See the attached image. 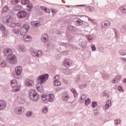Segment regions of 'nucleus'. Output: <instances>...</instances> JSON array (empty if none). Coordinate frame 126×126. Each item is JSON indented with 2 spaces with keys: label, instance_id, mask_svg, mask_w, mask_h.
I'll return each mask as SVG.
<instances>
[{
  "label": "nucleus",
  "instance_id": "nucleus-1",
  "mask_svg": "<svg viewBox=\"0 0 126 126\" xmlns=\"http://www.w3.org/2000/svg\"><path fill=\"white\" fill-rule=\"evenodd\" d=\"M4 23L6 24L9 27H13V31L16 34H19V30L21 29V24L19 23H14L12 17H9Z\"/></svg>",
  "mask_w": 126,
  "mask_h": 126
},
{
  "label": "nucleus",
  "instance_id": "nucleus-2",
  "mask_svg": "<svg viewBox=\"0 0 126 126\" xmlns=\"http://www.w3.org/2000/svg\"><path fill=\"white\" fill-rule=\"evenodd\" d=\"M41 98L44 104H47L48 102H53L54 98H55V95L53 94H42L41 95Z\"/></svg>",
  "mask_w": 126,
  "mask_h": 126
},
{
  "label": "nucleus",
  "instance_id": "nucleus-3",
  "mask_svg": "<svg viewBox=\"0 0 126 126\" xmlns=\"http://www.w3.org/2000/svg\"><path fill=\"white\" fill-rule=\"evenodd\" d=\"M6 61L11 64H16L17 63V57L13 54H10L7 55Z\"/></svg>",
  "mask_w": 126,
  "mask_h": 126
},
{
  "label": "nucleus",
  "instance_id": "nucleus-4",
  "mask_svg": "<svg viewBox=\"0 0 126 126\" xmlns=\"http://www.w3.org/2000/svg\"><path fill=\"white\" fill-rule=\"evenodd\" d=\"M30 98L32 101H38L40 96L35 90H31L29 92Z\"/></svg>",
  "mask_w": 126,
  "mask_h": 126
},
{
  "label": "nucleus",
  "instance_id": "nucleus-5",
  "mask_svg": "<svg viewBox=\"0 0 126 126\" xmlns=\"http://www.w3.org/2000/svg\"><path fill=\"white\" fill-rule=\"evenodd\" d=\"M49 78V74H44L43 75L39 76L37 78V83L38 84H43L45 83Z\"/></svg>",
  "mask_w": 126,
  "mask_h": 126
},
{
  "label": "nucleus",
  "instance_id": "nucleus-6",
  "mask_svg": "<svg viewBox=\"0 0 126 126\" xmlns=\"http://www.w3.org/2000/svg\"><path fill=\"white\" fill-rule=\"evenodd\" d=\"M22 67L19 66L15 68V71L12 72V75L15 78H18V76H19L22 73Z\"/></svg>",
  "mask_w": 126,
  "mask_h": 126
},
{
  "label": "nucleus",
  "instance_id": "nucleus-7",
  "mask_svg": "<svg viewBox=\"0 0 126 126\" xmlns=\"http://www.w3.org/2000/svg\"><path fill=\"white\" fill-rule=\"evenodd\" d=\"M17 15L18 18H25L28 15V12L25 10H20Z\"/></svg>",
  "mask_w": 126,
  "mask_h": 126
},
{
  "label": "nucleus",
  "instance_id": "nucleus-8",
  "mask_svg": "<svg viewBox=\"0 0 126 126\" xmlns=\"http://www.w3.org/2000/svg\"><path fill=\"white\" fill-rule=\"evenodd\" d=\"M25 111V109L22 106L17 107L15 109V113L17 114V115H21Z\"/></svg>",
  "mask_w": 126,
  "mask_h": 126
},
{
  "label": "nucleus",
  "instance_id": "nucleus-9",
  "mask_svg": "<svg viewBox=\"0 0 126 126\" xmlns=\"http://www.w3.org/2000/svg\"><path fill=\"white\" fill-rule=\"evenodd\" d=\"M73 21L76 26H81L83 25V21L80 20L79 18H74Z\"/></svg>",
  "mask_w": 126,
  "mask_h": 126
},
{
  "label": "nucleus",
  "instance_id": "nucleus-10",
  "mask_svg": "<svg viewBox=\"0 0 126 126\" xmlns=\"http://www.w3.org/2000/svg\"><path fill=\"white\" fill-rule=\"evenodd\" d=\"M71 63H72V61L69 59H66L63 63V64L65 67L68 68L71 65Z\"/></svg>",
  "mask_w": 126,
  "mask_h": 126
},
{
  "label": "nucleus",
  "instance_id": "nucleus-11",
  "mask_svg": "<svg viewBox=\"0 0 126 126\" xmlns=\"http://www.w3.org/2000/svg\"><path fill=\"white\" fill-rule=\"evenodd\" d=\"M32 56L33 57H36L37 58H41L43 55V52L41 51H38L37 52L33 51L32 53Z\"/></svg>",
  "mask_w": 126,
  "mask_h": 126
},
{
  "label": "nucleus",
  "instance_id": "nucleus-12",
  "mask_svg": "<svg viewBox=\"0 0 126 126\" xmlns=\"http://www.w3.org/2000/svg\"><path fill=\"white\" fill-rule=\"evenodd\" d=\"M6 107V101L3 100H0V111L4 110Z\"/></svg>",
  "mask_w": 126,
  "mask_h": 126
},
{
  "label": "nucleus",
  "instance_id": "nucleus-13",
  "mask_svg": "<svg viewBox=\"0 0 126 126\" xmlns=\"http://www.w3.org/2000/svg\"><path fill=\"white\" fill-rule=\"evenodd\" d=\"M70 98V96L67 93H63L62 95L63 101H68Z\"/></svg>",
  "mask_w": 126,
  "mask_h": 126
},
{
  "label": "nucleus",
  "instance_id": "nucleus-14",
  "mask_svg": "<svg viewBox=\"0 0 126 126\" xmlns=\"http://www.w3.org/2000/svg\"><path fill=\"white\" fill-rule=\"evenodd\" d=\"M12 50L9 48H5L3 50V55L4 57H7L10 54H12Z\"/></svg>",
  "mask_w": 126,
  "mask_h": 126
},
{
  "label": "nucleus",
  "instance_id": "nucleus-15",
  "mask_svg": "<svg viewBox=\"0 0 126 126\" xmlns=\"http://www.w3.org/2000/svg\"><path fill=\"white\" fill-rule=\"evenodd\" d=\"M49 36L47 34H43L41 37V41L43 43H47Z\"/></svg>",
  "mask_w": 126,
  "mask_h": 126
},
{
  "label": "nucleus",
  "instance_id": "nucleus-16",
  "mask_svg": "<svg viewBox=\"0 0 126 126\" xmlns=\"http://www.w3.org/2000/svg\"><path fill=\"white\" fill-rule=\"evenodd\" d=\"M31 24L32 27H38L41 25V23L38 21H35L31 22Z\"/></svg>",
  "mask_w": 126,
  "mask_h": 126
},
{
  "label": "nucleus",
  "instance_id": "nucleus-17",
  "mask_svg": "<svg viewBox=\"0 0 126 126\" xmlns=\"http://www.w3.org/2000/svg\"><path fill=\"white\" fill-rule=\"evenodd\" d=\"M86 38L90 43H92L93 42V40L94 39V35L93 34H89L86 36Z\"/></svg>",
  "mask_w": 126,
  "mask_h": 126
},
{
  "label": "nucleus",
  "instance_id": "nucleus-18",
  "mask_svg": "<svg viewBox=\"0 0 126 126\" xmlns=\"http://www.w3.org/2000/svg\"><path fill=\"white\" fill-rule=\"evenodd\" d=\"M33 82H34L33 80H31L30 79H27L25 81L26 85H27L28 86L30 87V86H32V84Z\"/></svg>",
  "mask_w": 126,
  "mask_h": 126
},
{
  "label": "nucleus",
  "instance_id": "nucleus-19",
  "mask_svg": "<svg viewBox=\"0 0 126 126\" xmlns=\"http://www.w3.org/2000/svg\"><path fill=\"white\" fill-rule=\"evenodd\" d=\"M112 105V101L111 100H108L106 102V105L105 106V110H108L110 108V106Z\"/></svg>",
  "mask_w": 126,
  "mask_h": 126
},
{
  "label": "nucleus",
  "instance_id": "nucleus-20",
  "mask_svg": "<svg viewBox=\"0 0 126 126\" xmlns=\"http://www.w3.org/2000/svg\"><path fill=\"white\" fill-rule=\"evenodd\" d=\"M68 29H69L70 31H73L74 32H76V31H77V28L71 25L68 26Z\"/></svg>",
  "mask_w": 126,
  "mask_h": 126
},
{
  "label": "nucleus",
  "instance_id": "nucleus-21",
  "mask_svg": "<svg viewBox=\"0 0 126 126\" xmlns=\"http://www.w3.org/2000/svg\"><path fill=\"white\" fill-rule=\"evenodd\" d=\"M19 32H20L21 35L22 36H25L26 34V33H27V31L26 30H23V29H21H21L19 30Z\"/></svg>",
  "mask_w": 126,
  "mask_h": 126
},
{
  "label": "nucleus",
  "instance_id": "nucleus-22",
  "mask_svg": "<svg viewBox=\"0 0 126 126\" xmlns=\"http://www.w3.org/2000/svg\"><path fill=\"white\" fill-rule=\"evenodd\" d=\"M119 9L122 11V13L125 14L126 13V6L123 5L119 8Z\"/></svg>",
  "mask_w": 126,
  "mask_h": 126
},
{
  "label": "nucleus",
  "instance_id": "nucleus-23",
  "mask_svg": "<svg viewBox=\"0 0 126 126\" xmlns=\"http://www.w3.org/2000/svg\"><path fill=\"white\" fill-rule=\"evenodd\" d=\"M14 9L17 11H20V10L22 9V6L20 5H16L14 6Z\"/></svg>",
  "mask_w": 126,
  "mask_h": 126
},
{
  "label": "nucleus",
  "instance_id": "nucleus-24",
  "mask_svg": "<svg viewBox=\"0 0 126 126\" xmlns=\"http://www.w3.org/2000/svg\"><path fill=\"white\" fill-rule=\"evenodd\" d=\"M9 10V8L7 5H5L4 7H3L2 9V11L3 13H5L7 12V11Z\"/></svg>",
  "mask_w": 126,
  "mask_h": 126
},
{
  "label": "nucleus",
  "instance_id": "nucleus-25",
  "mask_svg": "<svg viewBox=\"0 0 126 126\" xmlns=\"http://www.w3.org/2000/svg\"><path fill=\"white\" fill-rule=\"evenodd\" d=\"M62 83H61V82L59 81V80H54V86H60Z\"/></svg>",
  "mask_w": 126,
  "mask_h": 126
},
{
  "label": "nucleus",
  "instance_id": "nucleus-26",
  "mask_svg": "<svg viewBox=\"0 0 126 126\" xmlns=\"http://www.w3.org/2000/svg\"><path fill=\"white\" fill-rule=\"evenodd\" d=\"M71 91L72 92L74 97H77V96H78V94L76 92L75 89H72Z\"/></svg>",
  "mask_w": 126,
  "mask_h": 126
},
{
  "label": "nucleus",
  "instance_id": "nucleus-27",
  "mask_svg": "<svg viewBox=\"0 0 126 126\" xmlns=\"http://www.w3.org/2000/svg\"><path fill=\"white\" fill-rule=\"evenodd\" d=\"M86 10L87 12H92L93 11V7L91 6H88L86 8Z\"/></svg>",
  "mask_w": 126,
  "mask_h": 126
},
{
  "label": "nucleus",
  "instance_id": "nucleus-28",
  "mask_svg": "<svg viewBox=\"0 0 126 126\" xmlns=\"http://www.w3.org/2000/svg\"><path fill=\"white\" fill-rule=\"evenodd\" d=\"M91 103V100L90 98H88L87 99L85 100V106H88L89 104Z\"/></svg>",
  "mask_w": 126,
  "mask_h": 126
},
{
  "label": "nucleus",
  "instance_id": "nucleus-29",
  "mask_svg": "<svg viewBox=\"0 0 126 126\" xmlns=\"http://www.w3.org/2000/svg\"><path fill=\"white\" fill-rule=\"evenodd\" d=\"M119 53L120 55H122V56H126V50L124 49H120L119 50Z\"/></svg>",
  "mask_w": 126,
  "mask_h": 126
},
{
  "label": "nucleus",
  "instance_id": "nucleus-30",
  "mask_svg": "<svg viewBox=\"0 0 126 126\" xmlns=\"http://www.w3.org/2000/svg\"><path fill=\"white\" fill-rule=\"evenodd\" d=\"M20 1L23 5L28 4L29 3V0H21Z\"/></svg>",
  "mask_w": 126,
  "mask_h": 126
},
{
  "label": "nucleus",
  "instance_id": "nucleus-31",
  "mask_svg": "<svg viewBox=\"0 0 126 126\" xmlns=\"http://www.w3.org/2000/svg\"><path fill=\"white\" fill-rule=\"evenodd\" d=\"M18 102L20 104H24L25 103V99L23 98H21L18 99Z\"/></svg>",
  "mask_w": 126,
  "mask_h": 126
},
{
  "label": "nucleus",
  "instance_id": "nucleus-32",
  "mask_svg": "<svg viewBox=\"0 0 126 126\" xmlns=\"http://www.w3.org/2000/svg\"><path fill=\"white\" fill-rule=\"evenodd\" d=\"M84 101H85V98H83L82 96H81L80 98L79 99V102L80 104H83L84 103Z\"/></svg>",
  "mask_w": 126,
  "mask_h": 126
},
{
  "label": "nucleus",
  "instance_id": "nucleus-33",
  "mask_svg": "<svg viewBox=\"0 0 126 126\" xmlns=\"http://www.w3.org/2000/svg\"><path fill=\"white\" fill-rule=\"evenodd\" d=\"M2 31H3L2 35L4 36V37H5V36L8 34V32H7V30H6L5 28L4 30H3Z\"/></svg>",
  "mask_w": 126,
  "mask_h": 126
},
{
  "label": "nucleus",
  "instance_id": "nucleus-34",
  "mask_svg": "<svg viewBox=\"0 0 126 126\" xmlns=\"http://www.w3.org/2000/svg\"><path fill=\"white\" fill-rule=\"evenodd\" d=\"M21 29H23L24 30H26V31H28L29 30V26L27 25H24V27L21 28Z\"/></svg>",
  "mask_w": 126,
  "mask_h": 126
},
{
  "label": "nucleus",
  "instance_id": "nucleus-35",
  "mask_svg": "<svg viewBox=\"0 0 126 126\" xmlns=\"http://www.w3.org/2000/svg\"><path fill=\"white\" fill-rule=\"evenodd\" d=\"M92 106L93 108H95L96 106H98V102L97 101H93L92 103Z\"/></svg>",
  "mask_w": 126,
  "mask_h": 126
},
{
  "label": "nucleus",
  "instance_id": "nucleus-36",
  "mask_svg": "<svg viewBox=\"0 0 126 126\" xmlns=\"http://www.w3.org/2000/svg\"><path fill=\"white\" fill-rule=\"evenodd\" d=\"M27 7H28V10H29V11H30V10L32 9V7H33V6L32 5V4H28L27 5Z\"/></svg>",
  "mask_w": 126,
  "mask_h": 126
},
{
  "label": "nucleus",
  "instance_id": "nucleus-37",
  "mask_svg": "<svg viewBox=\"0 0 126 126\" xmlns=\"http://www.w3.org/2000/svg\"><path fill=\"white\" fill-rule=\"evenodd\" d=\"M0 65H1V67H3L4 66H6V61H3V62H2L0 63Z\"/></svg>",
  "mask_w": 126,
  "mask_h": 126
},
{
  "label": "nucleus",
  "instance_id": "nucleus-38",
  "mask_svg": "<svg viewBox=\"0 0 126 126\" xmlns=\"http://www.w3.org/2000/svg\"><path fill=\"white\" fill-rule=\"evenodd\" d=\"M20 0H12L11 3H12V4H17V3L19 2Z\"/></svg>",
  "mask_w": 126,
  "mask_h": 126
},
{
  "label": "nucleus",
  "instance_id": "nucleus-39",
  "mask_svg": "<svg viewBox=\"0 0 126 126\" xmlns=\"http://www.w3.org/2000/svg\"><path fill=\"white\" fill-rule=\"evenodd\" d=\"M20 89V87L18 86L16 88V89H14L12 90V92H17L19 91V90Z\"/></svg>",
  "mask_w": 126,
  "mask_h": 126
},
{
  "label": "nucleus",
  "instance_id": "nucleus-40",
  "mask_svg": "<svg viewBox=\"0 0 126 126\" xmlns=\"http://www.w3.org/2000/svg\"><path fill=\"white\" fill-rule=\"evenodd\" d=\"M119 92H124V89L122 86H119L118 88Z\"/></svg>",
  "mask_w": 126,
  "mask_h": 126
},
{
  "label": "nucleus",
  "instance_id": "nucleus-41",
  "mask_svg": "<svg viewBox=\"0 0 126 126\" xmlns=\"http://www.w3.org/2000/svg\"><path fill=\"white\" fill-rule=\"evenodd\" d=\"M114 123L115 125L117 126L119 125V124H121V120L120 119H116L115 120Z\"/></svg>",
  "mask_w": 126,
  "mask_h": 126
},
{
  "label": "nucleus",
  "instance_id": "nucleus-42",
  "mask_svg": "<svg viewBox=\"0 0 126 126\" xmlns=\"http://www.w3.org/2000/svg\"><path fill=\"white\" fill-rule=\"evenodd\" d=\"M72 69H67V75L72 73Z\"/></svg>",
  "mask_w": 126,
  "mask_h": 126
},
{
  "label": "nucleus",
  "instance_id": "nucleus-43",
  "mask_svg": "<svg viewBox=\"0 0 126 126\" xmlns=\"http://www.w3.org/2000/svg\"><path fill=\"white\" fill-rule=\"evenodd\" d=\"M91 48H92V51H93V52H95V51H96V50H97V48L95 46V45L93 44L91 46Z\"/></svg>",
  "mask_w": 126,
  "mask_h": 126
},
{
  "label": "nucleus",
  "instance_id": "nucleus-44",
  "mask_svg": "<svg viewBox=\"0 0 126 126\" xmlns=\"http://www.w3.org/2000/svg\"><path fill=\"white\" fill-rule=\"evenodd\" d=\"M121 78H122V75H118L115 77V79L117 81H118V80H120Z\"/></svg>",
  "mask_w": 126,
  "mask_h": 126
},
{
  "label": "nucleus",
  "instance_id": "nucleus-45",
  "mask_svg": "<svg viewBox=\"0 0 126 126\" xmlns=\"http://www.w3.org/2000/svg\"><path fill=\"white\" fill-rule=\"evenodd\" d=\"M79 87L80 89H83L84 88H86V87H87V85H81L79 86Z\"/></svg>",
  "mask_w": 126,
  "mask_h": 126
},
{
  "label": "nucleus",
  "instance_id": "nucleus-46",
  "mask_svg": "<svg viewBox=\"0 0 126 126\" xmlns=\"http://www.w3.org/2000/svg\"><path fill=\"white\" fill-rule=\"evenodd\" d=\"M42 113H48V107H45L42 109Z\"/></svg>",
  "mask_w": 126,
  "mask_h": 126
},
{
  "label": "nucleus",
  "instance_id": "nucleus-47",
  "mask_svg": "<svg viewBox=\"0 0 126 126\" xmlns=\"http://www.w3.org/2000/svg\"><path fill=\"white\" fill-rule=\"evenodd\" d=\"M26 116L27 117H31L32 116V112L31 111H28L26 114Z\"/></svg>",
  "mask_w": 126,
  "mask_h": 126
},
{
  "label": "nucleus",
  "instance_id": "nucleus-48",
  "mask_svg": "<svg viewBox=\"0 0 126 126\" xmlns=\"http://www.w3.org/2000/svg\"><path fill=\"white\" fill-rule=\"evenodd\" d=\"M5 29V27H4V26H3L2 24H0V30H1L2 31Z\"/></svg>",
  "mask_w": 126,
  "mask_h": 126
},
{
  "label": "nucleus",
  "instance_id": "nucleus-49",
  "mask_svg": "<svg viewBox=\"0 0 126 126\" xmlns=\"http://www.w3.org/2000/svg\"><path fill=\"white\" fill-rule=\"evenodd\" d=\"M51 11L54 14L57 13V12H58V10H57L56 9H51Z\"/></svg>",
  "mask_w": 126,
  "mask_h": 126
},
{
  "label": "nucleus",
  "instance_id": "nucleus-50",
  "mask_svg": "<svg viewBox=\"0 0 126 126\" xmlns=\"http://www.w3.org/2000/svg\"><path fill=\"white\" fill-rule=\"evenodd\" d=\"M11 84H15V85H17V81L15 79H13L11 81Z\"/></svg>",
  "mask_w": 126,
  "mask_h": 126
},
{
  "label": "nucleus",
  "instance_id": "nucleus-51",
  "mask_svg": "<svg viewBox=\"0 0 126 126\" xmlns=\"http://www.w3.org/2000/svg\"><path fill=\"white\" fill-rule=\"evenodd\" d=\"M63 55H64V56H65V55H68L69 54V52L68 51H65L62 52Z\"/></svg>",
  "mask_w": 126,
  "mask_h": 126
},
{
  "label": "nucleus",
  "instance_id": "nucleus-52",
  "mask_svg": "<svg viewBox=\"0 0 126 126\" xmlns=\"http://www.w3.org/2000/svg\"><path fill=\"white\" fill-rule=\"evenodd\" d=\"M71 50H74V49H78V47H76V46L75 45H71Z\"/></svg>",
  "mask_w": 126,
  "mask_h": 126
},
{
  "label": "nucleus",
  "instance_id": "nucleus-53",
  "mask_svg": "<svg viewBox=\"0 0 126 126\" xmlns=\"http://www.w3.org/2000/svg\"><path fill=\"white\" fill-rule=\"evenodd\" d=\"M66 45H67V43L65 42H62L60 43L61 46H63V47H65V48H66Z\"/></svg>",
  "mask_w": 126,
  "mask_h": 126
},
{
  "label": "nucleus",
  "instance_id": "nucleus-54",
  "mask_svg": "<svg viewBox=\"0 0 126 126\" xmlns=\"http://www.w3.org/2000/svg\"><path fill=\"white\" fill-rule=\"evenodd\" d=\"M36 89L37 91H39V92H43V88H42V87L37 88Z\"/></svg>",
  "mask_w": 126,
  "mask_h": 126
},
{
  "label": "nucleus",
  "instance_id": "nucleus-55",
  "mask_svg": "<svg viewBox=\"0 0 126 126\" xmlns=\"http://www.w3.org/2000/svg\"><path fill=\"white\" fill-rule=\"evenodd\" d=\"M76 82H78V81H80V77H79V75H77L76 77Z\"/></svg>",
  "mask_w": 126,
  "mask_h": 126
},
{
  "label": "nucleus",
  "instance_id": "nucleus-56",
  "mask_svg": "<svg viewBox=\"0 0 126 126\" xmlns=\"http://www.w3.org/2000/svg\"><path fill=\"white\" fill-rule=\"evenodd\" d=\"M114 29V32L115 34V37L116 38H118V32H117V30H116V29Z\"/></svg>",
  "mask_w": 126,
  "mask_h": 126
},
{
  "label": "nucleus",
  "instance_id": "nucleus-57",
  "mask_svg": "<svg viewBox=\"0 0 126 126\" xmlns=\"http://www.w3.org/2000/svg\"><path fill=\"white\" fill-rule=\"evenodd\" d=\"M40 8L41 9H42V10H44V11H46V10H47V7L45 6H41Z\"/></svg>",
  "mask_w": 126,
  "mask_h": 126
},
{
  "label": "nucleus",
  "instance_id": "nucleus-58",
  "mask_svg": "<svg viewBox=\"0 0 126 126\" xmlns=\"http://www.w3.org/2000/svg\"><path fill=\"white\" fill-rule=\"evenodd\" d=\"M101 25L102 27H106V26H108V25H107V23H102Z\"/></svg>",
  "mask_w": 126,
  "mask_h": 126
},
{
  "label": "nucleus",
  "instance_id": "nucleus-59",
  "mask_svg": "<svg viewBox=\"0 0 126 126\" xmlns=\"http://www.w3.org/2000/svg\"><path fill=\"white\" fill-rule=\"evenodd\" d=\"M55 80H59L60 79V76L59 75H56L55 77Z\"/></svg>",
  "mask_w": 126,
  "mask_h": 126
},
{
  "label": "nucleus",
  "instance_id": "nucleus-60",
  "mask_svg": "<svg viewBox=\"0 0 126 126\" xmlns=\"http://www.w3.org/2000/svg\"><path fill=\"white\" fill-rule=\"evenodd\" d=\"M41 86H42V84H40L39 83H37L36 85V89L37 88H39V87H41Z\"/></svg>",
  "mask_w": 126,
  "mask_h": 126
},
{
  "label": "nucleus",
  "instance_id": "nucleus-61",
  "mask_svg": "<svg viewBox=\"0 0 126 126\" xmlns=\"http://www.w3.org/2000/svg\"><path fill=\"white\" fill-rule=\"evenodd\" d=\"M105 23H106V24L107 25V26H110V25H111V22H110V21H106L105 22Z\"/></svg>",
  "mask_w": 126,
  "mask_h": 126
},
{
  "label": "nucleus",
  "instance_id": "nucleus-62",
  "mask_svg": "<svg viewBox=\"0 0 126 126\" xmlns=\"http://www.w3.org/2000/svg\"><path fill=\"white\" fill-rule=\"evenodd\" d=\"M11 85L13 88L17 87V85H15V84H11Z\"/></svg>",
  "mask_w": 126,
  "mask_h": 126
},
{
  "label": "nucleus",
  "instance_id": "nucleus-63",
  "mask_svg": "<svg viewBox=\"0 0 126 126\" xmlns=\"http://www.w3.org/2000/svg\"><path fill=\"white\" fill-rule=\"evenodd\" d=\"M112 82L113 83H114V84L118 83V81H116V79H113L112 80Z\"/></svg>",
  "mask_w": 126,
  "mask_h": 126
},
{
  "label": "nucleus",
  "instance_id": "nucleus-64",
  "mask_svg": "<svg viewBox=\"0 0 126 126\" xmlns=\"http://www.w3.org/2000/svg\"><path fill=\"white\" fill-rule=\"evenodd\" d=\"M94 115H98L99 111L97 110L94 111Z\"/></svg>",
  "mask_w": 126,
  "mask_h": 126
}]
</instances>
